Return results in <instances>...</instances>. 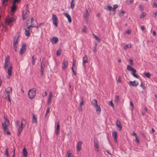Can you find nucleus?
I'll return each mask as SVG.
<instances>
[{
  "mask_svg": "<svg viewBox=\"0 0 157 157\" xmlns=\"http://www.w3.org/2000/svg\"><path fill=\"white\" fill-rule=\"evenodd\" d=\"M91 104L96 109V111L98 114H99L101 111V108L97 103V101L95 99H93L91 101Z\"/></svg>",
  "mask_w": 157,
  "mask_h": 157,
  "instance_id": "obj_1",
  "label": "nucleus"
},
{
  "mask_svg": "<svg viewBox=\"0 0 157 157\" xmlns=\"http://www.w3.org/2000/svg\"><path fill=\"white\" fill-rule=\"evenodd\" d=\"M35 91V90L34 89H31L29 90L28 95L30 99H32L35 97L36 94Z\"/></svg>",
  "mask_w": 157,
  "mask_h": 157,
  "instance_id": "obj_2",
  "label": "nucleus"
},
{
  "mask_svg": "<svg viewBox=\"0 0 157 157\" xmlns=\"http://www.w3.org/2000/svg\"><path fill=\"white\" fill-rule=\"evenodd\" d=\"M52 20L53 23L54 25L57 27L58 26V17L55 14H53L52 15Z\"/></svg>",
  "mask_w": 157,
  "mask_h": 157,
  "instance_id": "obj_3",
  "label": "nucleus"
},
{
  "mask_svg": "<svg viewBox=\"0 0 157 157\" xmlns=\"http://www.w3.org/2000/svg\"><path fill=\"white\" fill-rule=\"evenodd\" d=\"M99 141L97 138H95L94 139V146L95 147V150L97 152L99 151Z\"/></svg>",
  "mask_w": 157,
  "mask_h": 157,
  "instance_id": "obj_4",
  "label": "nucleus"
},
{
  "mask_svg": "<svg viewBox=\"0 0 157 157\" xmlns=\"http://www.w3.org/2000/svg\"><path fill=\"white\" fill-rule=\"evenodd\" d=\"M17 17L16 16H13V17L8 18L6 20V22L7 24L9 25H10V24L12 22H14L16 20Z\"/></svg>",
  "mask_w": 157,
  "mask_h": 157,
  "instance_id": "obj_5",
  "label": "nucleus"
},
{
  "mask_svg": "<svg viewBox=\"0 0 157 157\" xmlns=\"http://www.w3.org/2000/svg\"><path fill=\"white\" fill-rule=\"evenodd\" d=\"M26 46V45L25 44H22L19 52L20 55H22L25 53L26 51L25 47Z\"/></svg>",
  "mask_w": 157,
  "mask_h": 157,
  "instance_id": "obj_6",
  "label": "nucleus"
},
{
  "mask_svg": "<svg viewBox=\"0 0 157 157\" xmlns=\"http://www.w3.org/2000/svg\"><path fill=\"white\" fill-rule=\"evenodd\" d=\"M12 70V66L11 65H10V67H9L8 71V75L7 76V78H9L11 75V71Z\"/></svg>",
  "mask_w": 157,
  "mask_h": 157,
  "instance_id": "obj_7",
  "label": "nucleus"
},
{
  "mask_svg": "<svg viewBox=\"0 0 157 157\" xmlns=\"http://www.w3.org/2000/svg\"><path fill=\"white\" fill-rule=\"evenodd\" d=\"M17 7L15 4H12V6L11 7L10 12L12 13V15H13L14 14L15 11L16 10Z\"/></svg>",
  "mask_w": 157,
  "mask_h": 157,
  "instance_id": "obj_8",
  "label": "nucleus"
},
{
  "mask_svg": "<svg viewBox=\"0 0 157 157\" xmlns=\"http://www.w3.org/2000/svg\"><path fill=\"white\" fill-rule=\"evenodd\" d=\"M131 71H132V72L131 73V75L134 77L139 78V75L136 74V70L133 68Z\"/></svg>",
  "mask_w": 157,
  "mask_h": 157,
  "instance_id": "obj_9",
  "label": "nucleus"
},
{
  "mask_svg": "<svg viewBox=\"0 0 157 157\" xmlns=\"http://www.w3.org/2000/svg\"><path fill=\"white\" fill-rule=\"evenodd\" d=\"M129 85L130 86H135L138 85V82H136L135 80L133 81H130L128 83Z\"/></svg>",
  "mask_w": 157,
  "mask_h": 157,
  "instance_id": "obj_10",
  "label": "nucleus"
},
{
  "mask_svg": "<svg viewBox=\"0 0 157 157\" xmlns=\"http://www.w3.org/2000/svg\"><path fill=\"white\" fill-rule=\"evenodd\" d=\"M117 132L116 131H114L112 134V136L115 141H117Z\"/></svg>",
  "mask_w": 157,
  "mask_h": 157,
  "instance_id": "obj_11",
  "label": "nucleus"
},
{
  "mask_svg": "<svg viewBox=\"0 0 157 157\" xmlns=\"http://www.w3.org/2000/svg\"><path fill=\"white\" fill-rule=\"evenodd\" d=\"M12 88L10 87H8L5 90V91L7 94V95H10V93H12Z\"/></svg>",
  "mask_w": 157,
  "mask_h": 157,
  "instance_id": "obj_12",
  "label": "nucleus"
},
{
  "mask_svg": "<svg viewBox=\"0 0 157 157\" xmlns=\"http://www.w3.org/2000/svg\"><path fill=\"white\" fill-rule=\"evenodd\" d=\"M45 66V64L43 63L42 62L41 63V65L40 66V73L41 75H42L44 74V68Z\"/></svg>",
  "mask_w": 157,
  "mask_h": 157,
  "instance_id": "obj_13",
  "label": "nucleus"
},
{
  "mask_svg": "<svg viewBox=\"0 0 157 157\" xmlns=\"http://www.w3.org/2000/svg\"><path fill=\"white\" fill-rule=\"evenodd\" d=\"M116 125L117 127L119 128V130L120 131L121 130L122 126L120 121L119 120H117L116 122Z\"/></svg>",
  "mask_w": 157,
  "mask_h": 157,
  "instance_id": "obj_14",
  "label": "nucleus"
},
{
  "mask_svg": "<svg viewBox=\"0 0 157 157\" xmlns=\"http://www.w3.org/2000/svg\"><path fill=\"white\" fill-rule=\"evenodd\" d=\"M83 63L82 64L84 67L85 66V63L88 62V58L86 56L83 57Z\"/></svg>",
  "mask_w": 157,
  "mask_h": 157,
  "instance_id": "obj_15",
  "label": "nucleus"
},
{
  "mask_svg": "<svg viewBox=\"0 0 157 157\" xmlns=\"http://www.w3.org/2000/svg\"><path fill=\"white\" fill-rule=\"evenodd\" d=\"M59 129L60 125L59 122L57 125V127L55 131V134L57 136H58L59 134Z\"/></svg>",
  "mask_w": 157,
  "mask_h": 157,
  "instance_id": "obj_16",
  "label": "nucleus"
},
{
  "mask_svg": "<svg viewBox=\"0 0 157 157\" xmlns=\"http://www.w3.org/2000/svg\"><path fill=\"white\" fill-rule=\"evenodd\" d=\"M51 41L52 44H55L58 41V39L57 37H54L52 38Z\"/></svg>",
  "mask_w": 157,
  "mask_h": 157,
  "instance_id": "obj_17",
  "label": "nucleus"
},
{
  "mask_svg": "<svg viewBox=\"0 0 157 157\" xmlns=\"http://www.w3.org/2000/svg\"><path fill=\"white\" fill-rule=\"evenodd\" d=\"M68 65V62L67 61L64 60L63 61V65L62 66V68L63 69H65L67 68Z\"/></svg>",
  "mask_w": 157,
  "mask_h": 157,
  "instance_id": "obj_18",
  "label": "nucleus"
},
{
  "mask_svg": "<svg viewBox=\"0 0 157 157\" xmlns=\"http://www.w3.org/2000/svg\"><path fill=\"white\" fill-rule=\"evenodd\" d=\"M2 127L3 130H4V132H6L8 129L7 125H6V122H4V123H2Z\"/></svg>",
  "mask_w": 157,
  "mask_h": 157,
  "instance_id": "obj_19",
  "label": "nucleus"
},
{
  "mask_svg": "<svg viewBox=\"0 0 157 157\" xmlns=\"http://www.w3.org/2000/svg\"><path fill=\"white\" fill-rule=\"evenodd\" d=\"M29 14V11L28 10H26L25 12V13H24L22 15V19L23 20H25L26 18L27 17Z\"/></svg>",
  "mask_w": 157,
  "mask_h": 157,
  "instance_id": "obj_20",
  "label": "nucleus"
},
{
  "mask_svg": "<svg viewBox=\"0 0 157 157\" xmlns=\"http://www.w3.org/2000/svg\"><path fill=\"white\" fill-rule=\"evenodd\" d=\"M82 143L81 141H79L77 144V150L78 151H80L81 149Z\"/></svg>",
  "mask_w": 157,
  "mask_h": 157,
  "instance_id": "obj_21",
  "label": "nucleus"
},
{
  "mask_svg": "<svg viewBox=\"0 0 157 157\" xmlns=\"http://www.w3.org/2000/svg\"><path fill=\"white\" fill-rule=\"evenodd\" d=\"M19 36H14L13 38V45L17 44Z\"/></svg>",
  "mask_w": 157,
  "mask_h": 157,
  "instance_id": "obj_22",
  "label": "nucleus"
},
{
  "mask_svg": "<svg viewBox=\"0 0 157 157\" xmlns=\"http://www.w3.org/2000/svg\"><path fill=\"white\" fill-rule=\"evenodd\" d=\"M64 15L67 18L68 22L70 23H71V19L69 14L67 13H65Z\"/></svg>",
  "mask_w": 157,
  "mask_h": 157,
  "instance_id": "obj_23",
  "label": "nucleus"
},
{
  "mask_svg": "<svg viewBox=\"0 0 157 157\" xmlns=\"http://www.w3.org/2000/svg\"><path fill=\"white\" fill-rule=\"evenodd\" d=\"M52 96V92H50L49 96L48 98V103L49 104L51 102V98Z\"/></svg>",
  "mask_w": 157,
  "mask_h": 157,
  "instance_id": "obj_24",
  "label": "nucleus"
},
{
  "mask_svg": "<svg viewBox=\"0 0 157 157\" xmlns=\"http://www.w3.org/2000/svg\"><path fill=\"white\" fill-rule=\"evenodd\" d=\"M32 122L35 123H36L37 119L35 117V115L34 114H33V118L32 119Z\"/></svg>",
  "mask_w": 157,
  "mask_h": 157,
  "instance_id": "obj_25",
  "label": "nucleus"
},
{
  "mask_svg": "<svg viewBox=\"0 0 157 157\" xmlns=\"http://www.w3.org/2000/svg\"><path fill=\"white\" fill-rule=\"evenodd\" d=\"M23 155L24 156H27L28 152L25 148H24L23 150Z\"/></svg>",
  "mask_w": 157,
  "mask_h": 157,
  "instance_id": "obj_26",
  "label": "nucleus"
},
{
  "mask_svg": "<svg viewBox=\"0 0 157 157\" xmlns=\"http://www.w3.org/2000/svg\"><path fill=\"white\" fill-rule=\"evenodd\" d=\"M75 0H72L71 2V7L72 9H73L75 7Z\"/></svg>",
  "mask_w": 157,
  "mask_h": 157,
  "instance_id": "obj_27",
  "label": "nucleus"
},
{
  "mask_svg": "<svg viewBox=\"0 0 157 157\" xmlns=\"http://www.w3.org/2000/svg\"><path fill=\"white\" fill-rule=\"evenodd\" d=\"M25 34L26 36H30V33L29 32V30H27V29H25Z\"/></svg>",
  "mask_w": 157,
  "mask_h": 157,
  "instance_id": "obj_28",
  "label": "nucleus"
},
{
  "mask_svg": "<svg viewBox=\"0 0 157 157\" xmlns=\"http://www.w3.org/2000/svg\"><path fill=\"white\" fill-rule=\"evenodd\" d=\"M119 97L118 95H117L115 97V102L116 104H118L119 101Z\"/></svg>",
  "mask_w": 157,
  "mask_h": 157,
  "instance_id": "obj_29",
  "label": "nucleus"
},
{
  "mask_svg": "<svg viewBox=\"0 0 157 157\" xmlns=\"http://www.w3.org/2000/svg\"><path fill=\"white\" fill-rule=\"evenodd\" d=\"M89 16L88 11L87 9H86V14L85 15V17L86 19H88V17Z\"/></svg>",
  "mask_w": 157,
  "mask_h": 157,
  "instance_id": "obj_30",
  "label": "nucleus"
},
{
  "mask_svg": "<svg viewBox=\"0 0 157 157\" xmlns=\"http://www.w3.org/2000/svg\"><path fill=\"white\" fill-rule=\"evenodd\" d=\"M144 75L148 78H150L151 76V75L149 73H144Z\"/></svg>",
  "mask_w": 157,
  "mask_h": 157,
  "instance_id": "obj_31",
  "label": "nucleus"
},
{
  "mask_svg": "<svg viewBox=\"0 0 157 157\" xmlns=\"http://www.w3.org/2000/svg\"><path fill=\"white\" fill-rule=\"evenodd\" d=\"M21 1V0H13L12 3L15 5L16 3H18Z\"/></svg>",
  "mask_w": 157,
  "mask_h": 157,
  "instance_id": "obj_32",
  "label": "nucleus"
},
{
  "mask_svg": "<svg viewBox=\"0 0 157 157\" xmlns=\"http://www.w3.org/2000/svg\"><path fill=\"white\" fill-rule=\"evenodd\" d=\"M118 5H115L113 6V8H112V10L113 11L115 12H116V9L118 7Z\"/></svg>",
  "mask_w": 157,
  "mask_h": 157,
  "instance_id": "obj_33",
  "label": "nucleus"
},
{
  "mask_svg": "<svg viewBox=\"0 0 157 157\" xmlns=\"http://www.w3.org/2000/svg\"><path fill=\"white\" fill-rule=\"evenodd\" d=\"M133 68L132 66L130 65H128L127 66V69L130 71H131L132 70Z\"/></svg>",
  "mask_w": 157,
  "mask_h": 157,
  "instance_id": "obj_34",
  "label": "nucleus"
},
{
  "mask_svg": "<svg viewBox=\"0 0 157 157\" xmlns=\"http://www.w3.org/2000/svg\"><path fill=\"white\" fill-rule=\"evenodd\" d=\"M106 9L107 10L110 11L112 9V7L111 6L108 5L106 8Z\"/></svg>",
  "mask_w": 157,
  "mask_h": 157,
  "instance_id": "obj_35",
  "label": "nucleus"
},
{
  "mask_svg": "<svg viewBox=\"0 0 157 157\" xmlns=\"http://www.w3.org/2000/svg\"><path fill=\"white\" fill-rule=\"evenodd\" d=\"M131 45L130 44H126L125 46L124 47V49H126L128 48H131Z\"/></svg>",
  "mask_w": 157,
  "mask_h": 157,
  "instance_id": "obj_36",
  "label": "nucleus"
},
{
  "mask_svg": "<svg viewBox=\"0 0 157 157\" xmlns=\"http://www.w3.org/2000/svg\"><path fill=\"white\" fill-rule=\"evenodd\" d=\"M61 50L60 49H59L56 52V55L57 56H59L60 55L61 53Z\"/></svg>",
  "mask_w": 157,
  "mask_h": 157,
  "instance_id": "obj_37",
  "label": "nucleus"
},
{
  "mask_svg": "<svg viewBox=\"0 0 157 157\" xmlns=\"http://www.w3.org/2000/svg\"><path fill=\"white\" fill-rule=\"evenodd\" d=\"M134 0H129L127 1V4H132L134 1Z\"/></svg>",
  "mask_w": 157,
  "mask_h": 157,
  "instance_id": "obj_38",
  "label": "nucleus"
},
{
  "mask_svg": "<svg viewBox=\"0 0 157 157\" xmlns=\"http://www.w3.org/2000/svg\"><path fill=\"white\" fill-rule=\"evenodd\" d=\"M10 63H4V68L5 69L7 68Z\"/></svg>",
  "mask_w": 157,
  "mask_h": 157,
  "instance_id": "obj_39",
  "label": "nucleus"
},
{
  "mask_svg": "<svg viewBox=\"0 0 157 157\" xmlns=\"http://www.w3.org/2000/svg\"><path fill=\"white\" fill-rule=\"evenodd\" d=\"M49 111H50V108L48 107L47 108V111L46 112V114H45V117H47V115L48 114L49 112Z\"/></svg>",
  "mask_w": 157,
  "mask_h": 157,
  "instance_id": "obj_40",
  "label": "nucleus"
},
{
  "mask_svg": "<svg viewBox=\"0 0 157 157\" xmlns=\"http://www.w3.org/2000/svg\"><path fill=\"white\" fill-rule=\"evenodd\" d=\"M139 8L140 10L141 11H143L144 10V6L142 5H140L139 6Z\"/></svg>",
  "mask_w": 157,
  "mask_h": 157,
  "instance_id": "obj_41",
  "label": "nucleus"
},
{
  "mask_svg": "<svg viewBox=\"0 0 157 157\" xmlns=\"http://www.w3.org/2000/svg\"><path fill=\"white\" fill-rule=\"evenodd\" d=\"M35 59L34 58V56H32V63L33 65H34L35 64Z\"/></svg>",
  "mask_w": 157,
  "mask_h": 157,
  "instance_id": "obj_42",
  "label": "nucleus"
},
{
  "mask_svg": "<svg viewBox=\"0 0 157 157\" xmlns=\"http://www.w3.org/2000/svg\"><path fill=\"white\" fill-rule=\"evenodd\" d=\"M146 15V14L145 13H142L140 15V17L141 18H144Z\"/></svg>",
  "mask_w": 157,
  "mask_h": 157,
  "instance_id": "obj_43",
  "label": "nucleus"
},
{
  "mask_svg": "<svg viewBox=\"0 0 157 157\" xmlns=\"http://www.w3.org/2000/svg\"><path fill=\"white\" fill-rule=\"evenodd\" d=\"M9 0H2V6H4L5 3L7 2Z\"/></svg>",
  "mask_w": 157,
  "mask_h": 157,
  "instance_id": "obj_44",
  "label": "nucleus"
},
{
  "mask_svg": "<svg viewBox=\"0 0 157 157\" xmlns=\"http://www.w3.org/2000/svg\"><path fill=\"white\" fill-rule=\"evenodd\" d=\"M67 153L68 154L67 157H71L72 154L70 152V151H68L67 152Z\"/></svg>",
  "mask_w": 157,
  "mask_h": 157,
  "instance_id": "obj_45",
  "label": "nucleus"
},
{
  "mask_svg": "<svg viewBox=\"0 0 157 157\" xmlns=\"http://www.w3.org/2000/svg\"><path fill=\"white\" fill-rule=\"evenodd\" d=\"M5 154L7 156V157H9V152L7 148L5 150Z\"/></svg>",
  "mask_w": 157,
  "mask_h": 157,
  "instance_id": "obj_46",
  "label": "nucleus"
},
{
  "mask_svg": "<svg viewBox=\"0 0 157 157\" xmlns=\"http://www.w3.org/2000/svg\"><path fill=\"white\" fill-rule=\"evenodd\" d=\"M95 38L96 40H98V42H99L101 41V40L100 39V38L99 37L97 36L96 35H95Z\"/></svg>",
  "mask_w": 157,
  "mask_h": 157,
  "instance_id": "obj_47",
  "label": "nucleus"
},
{
  "mask_svg": "<svg viewBox=\"0 0 157 157\" xmlns=\"http://www.w3.org/2000/svg\"><path fill=\"white\" fill-rule=\"evenodd\" d=\"M144 84L143 83H141L140 85V86H141L142 88L144 89H145L146 87L144 86Z\"/></svg>",
  "mask_w": 157,
  "mask_h": 157,
  "instance_id": "obj_48",
  "label": "nucleus"
},
{
  "mask_svg": "<svg viewBox=\"0 0 157 157\" xmlns=\"http://www.w3.org/2000/svg\"><path fill=\"white\" fill-rule=\"evenodd\" d=\"M135 141H136L137 143L138 144H139L140 143V140L138 138L137 136H136V139H135Z\"/></svg>",
  "mask_w": 157,
  "mask_h": 157,
  "instance_id": "obj_49",
  "label": "nucleus"
},
{
  "mask_svg": "<svg viewBox=\"0 0 157 157\" xmlns=\"http://www.w3.org/2000/svg\"><path fill=\"white\" fill-rule=\"evenodd\" d=\"M17 44H15V45H13V48L14 49V51L15 52H17Z\"/></svg>",
  "mask_w": 157,
  "mask_h": 157,
  "instance_id": "obj_50",
  "label": "nucleus"
},
{
  "mask_svg": "<svg viewBox=\"0 0 157 157\" xmlns=\"http://www.w3.org/2000/svg\"><path fill=\"white\" fill-rule=\"evenodd\" d=\"M23 123H22V122H21V125L19 126L18 128H20L21 129H23Z\"/></svg>",
  "mask_w": 157,
  "mask_h": 157,
  "instance_id": "obj_51",
  "label": "nucleus"
},
{
  "mask_svg": "<svg viewBox=\"0 0 157 157\" xmlns=\"http://www.w3.org/2000/svg\"><path fill=\"white\" fill-rule=\"evenodd\" d=\"M93 52H97V46H95L94 47V49L93 50Z\"/></svg>",
  "mask_w": 157,
  "mask_h": 157,
  "instance_id": "obj_52",
  "label": "nucleus"
},
{
  "mask_svg": "<svg viewBox=\"0 0 157 157\" xmlns=\"http://www.w3.org/2000/svg\"><path fill=\"white\" fill-rule=\"evenodd\" d=\"M129 61H130V64L132 65H133V60L132 59H130Z\"/></svg>",
  "mask_w": 157,
  "mask_h": 157,
  "instance_id": "obj_53",
  "label": "nucleus"
},
{
  "mask_svg": "<svg viewBox=\"0 0 157 157\" xmlns=\"http://www.w3.org/2000/svg\"><path fill=\"white\" fill-rule=\"evenodd\" d=\"M82 31L84 32H86V26H84Z\"/></svg>",
  "mask_w": 157,
  "mask_h": 157,
  "instance_id": "obj_54",
  "label": "nucleus"
},
{
  "mask_svg": "<svg viewBox=\"0 0 157 157\" xmlns=\"http://www.w3.org/2000/svg\"><path fill=\"white\" fill-rule=\"evenodd\" d=\"M75 59H73V63L72 64V67H74L75 65Z\"/></svg>",
  "mask_w": 157,
  "mask_h": 157,
  "instance_id": "obj_55",
  "label": "nucleus"
},
{
  "mask_svg": "<svg viewBox=\"0 0 157 157\" xmlns=\"http://www.w3.org/2000/svg\"><path fill=\"white\" fill-rule=\"evenodd\" d=\"M84 104V101L82 99V101L80 103L79 105L82 106Z\"/></svg>",
  "mask_w": 157,
  "mask_h": 157,
  "instance_id": "obj_56",
  "label": "nucleus"
},
{
  "mask_svg": "<svg viewBox=\"0 0 157 157\" xmlns=\"http://www.w3.org/2000/svg\"><path fill=\"white\" fill-rule=\"evenodd\" d=\"M78 109L79 111H81L82 110V106L79 105Z\"/></svg>",
  "mask_w": 157,
  "mask_h": 157,
  "instance_id": "obj_57",
  "label": "nucleus"
},
{
  "mask_svg": "<svg viewBox=\"0 0 157 157\" xmlns=\"http://www.w3.org/2000/svg\"><path fill=\"white\" fill-rule=\"evenodd\" d=\"M4 63H10V59H5Z\"/></svg>",
  "mask_w": 157,
  "mask_h": 157,
  "instance_id": "obj_58",
  "label": "nucleus"
},
{
  "mask_svg": "<svg viewBox=\"0 0 157 157\" xmlns=\"http://www.w3.org/2000/svg\"><path fill=\"white\" fill-rule=\"evenodd\" d=\"M121 78L120 76L118 78V80H117V82H121Z\"/></svg>",
  "mask_w": 157,
  "mask_h": 157,
  "instance_id": "obj_59",
  "label": "nucleus"
},
{
  "mask_svg": "<svg viewBox=\"0 0 157 157\" xmlns=\"http://www.w3.org/2000/svg\"><path fill=\"white\" fill-rule=\"evenodd\" d=\"M130 105L132 106V109H133V103L132 101H130Z\"/></svg>",
  "mask_w": 157,
  "mask_h": 157,
  "instance_id": "obj_60",
  "label": "nucleus"
},
{
  "mask_svg": "<svg viewBox=\"0 0 157 157\" xmlns=\"http://www.w3.org/2000/svg\"><path fill=\"white\" fill-rule=\"evenodd\" d=\"M7 99L9 101L11 102L10 99V95H7Z\"/></svg>",
  "mask_w": 157,
  "mask_h": 157,
  "instance_id": "obj_61",
  "label": "nucleus"
},
{
  "mask_svg": "<svg viewBox=\"0 0 157 157\" xmlns=\"http://www.w3.org/2000/svg\"><path fill=\"white\" fill-rule=\"evenodd\" d=\"M126 32L127 34H129L131 32V30L130 29H128L127 30Z\"/></svg>",
  "mask_w": 157,
  "mask_h": 157,
  "instance_id": "obj_62",
  "label": "nucleus"
},
{
  "mask_svg": "<svg viewBox=\"0 0 157 157\" xmlns=\"http://www.w3.org/2000/svg\"><path fill=\"white\" fill-rule=\"evenodd\" d=\"M153 7H157V4L156 3V2H155L154 3V4H153Z\"/></svg>",
  "mask_w": 157,
  "mask_h": 157,
  "instance_id": "obj_63",
  "label": "nucleus"
},
{
  "mask_svg": "<svg viewBox=\"0 0 157 157\" xmlns=\"http://www.w3.org/2000/svg\"><path fill=\"white\" fill-rule=\"evenodd\" d=\"M110 105H111V106L113 107H114V104H113L112 101H111L110 102Z\"/></svg>",
  "mask_w": 157,
  "mask_h": 157,
  "instance_id": "obj_64",
  "label": "nucleus"
}]
</instances>
